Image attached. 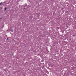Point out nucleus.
<instances>
[{"instance_id":"f257e3e1","label":"nucleus","mask_w":76,"mask_h":76,"mask_svg":"<svg viewBox=\"0 0 76 76\" xmlns=\"http://www.w3.org/2000/svg\"><path fill=\"white\" fill-rule=\"evenodd\" d=\"M6 9H7V8H6V7L4 8V10H5V11L6 10Z\"/></svg>"},{"instance_id":"f03ea898","label":"nucleus","mask_w":76,"mask_h":76,"mask_svg":"<svg viewBox=\"0 0 76 76\" xmlns=\"http://www.w3.org/2000/svg\"><path fill=\"white\" fill-rule=\"evenodd\" d=\"M1 4H2V2H1V3H0V6H1Z\"/></svg>"},{"instance_id":"7ed1b4c3","label":"nucleus","mask_w":76,"mask_h":76,"mask_svg":"<svg viewBox=\"0 0 76 76\" xmlns=\"http://www.w3.org/2000/svg\"><path fill=\"white\" fill-rule=\"evenodd\" d=\"M2 18H1L0 17V19H1Z\"/></svg>"},{"instance_id":"20e7f679","label":"nucleus","mask_w":76,"mask_h":76,"mask_svg":"<svg viewBox=\"0 0 76 76\" xmlns=\"http://www.w3.org/2000/svg\"><path fill=\"white\" fill-rule=\"evenodd\" d=\"M8 39V38H7V40Z\"/></svg>"},{"instance_id":"39448f33","label":"nucleus","mask_w":76,"mask_h":76,"mask_svg":"<svg viewBox=\"0 0 76 76\" xmlns=\"http://www.w3.org/2000/svg\"><path fill=\"white\" fill-rule=\"evenodd\" d=\"M28 70H29V69H28Z\"/></svg>"}]
</instances>
